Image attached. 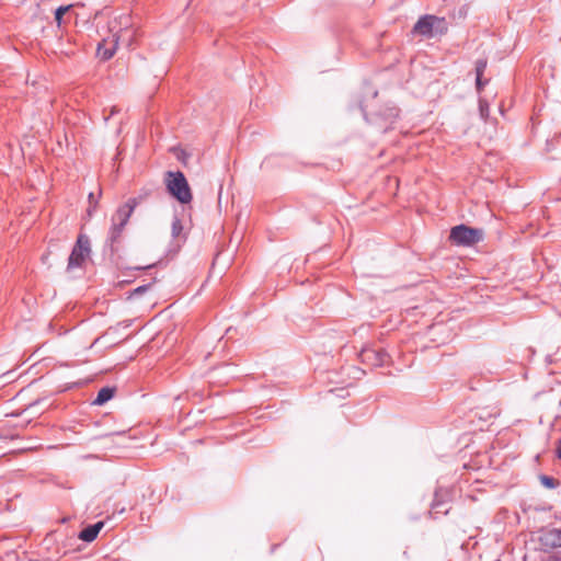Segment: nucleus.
I'll return each mask as SVG.
<instances>
[{"label": "nucleus", "mask_w": 561, "mask_h": 561, "mask_svg": "<svg viewBox=\"0 0 561 561\" xmlns=\"http://www.w3.org/2000/svg\"><path fill=\"white\" fill-rule=\"evenodd\" d=\"M164 183L168 193L181 204H188L193 199L188 182L181 171H168Z\"/></svg>", "instance_id": "obj_1"}, {"label": "nucleus", "mask_w": 561, "mask_h": 561, "mask_svg": "<svg viewBox=\"0 0 561 561\" xmlns=\"http://www.w3.org/2000/svg\"><path fill=\"white\" fill-rule=\"evenodd\" d=\"M543 546L550 548H561V528L548 530L541 538Z\"/></svg>", "instance_id": "obj_9"}, {"label": "nucleus", "mask_w": 561, "mask_h": 561, "mask_svg": "<svg viewBox=\"0 0 561 561\" xmlns=\"http://www.w3.org/2000/svg\"><path fill=\"white\" fill-rule=\"evenodd\" d=\"M117 45H118V38L116 37V35H113L112 37H108V38H104L102 42H100L98 44V48H96L98 57H100L102 60L111 59L116 51Z\"/></svg>", "instance_id": "obj_7"}, {"label": "nucleus", "mask_w": 561, "mask_h": 561, "mask_svg": "<svg viewBox=\"0 0 561 561\" xmlns=\"http://www.w3.org/2000/svg\"><path fill=\"white\" fill-rule=\"evenodd\" d=\"M89 199H90V203H91V204H92V203H94L93 207H91V208H89V209H88V214H89V216H91V215H92V211L95 209V206H96V203H98V202H96V201H94V195H93V193H90V194H89Z\"/></svg>", "instance_id": "obj_19"}, {"label": "nucleus", "mask_w": 561, "mask_h": 561, "mask_svg": "<svg viewBox=\"0 0 561 561\" xmlns=\"http://www.w3.org/2000/svg\"><path fill=\"white\" fill-rule=\"evenodd\" d=\"M486 83L488 80H483V76H476V85L479 92L484 88Z\"/></svg>", "instance_id": "obj_18"}, {"label": "nucleus", "mask_w": 561, "mask_h": 561, "mask_svg": "<svg viewBox=\"0 0 561 561\" xmlns=\"http://www.w3.org/2000/svg\"><path fill=\"white\" fill-rule=\"evenodd\" d=\"M91 252L90 240L87 236L80 234L68 259L67 272L81 268Z\"/></svg>", "instance_id": "obj_4"}, {"label": "nucleus", "mask_w": 561, "mask_h": 561, "mask_svg": "<svg viewBox=\"0 0 561 561\" xmlns=\"http://www.w3.org/2000/svg\"><path fill=\"white\" fill-rule=\"evenodd\" d=\"M447 31V24L444 18L435 15H423L413 26V33L431 38L435 34H443Z\"/></svg>", "instance_id": "obj_3"}, {"label": "nucleus", "mask_w": 561, "mask_h": 561, "mask_svg": "<svg viewBox=\"0 0 561 561\" xmlns=\"http://www.w3.org/2000/svg\"><path fill=\"white\" fill-rule=\"evenodd\" d=\"M71 7L72 5H61V7L56 9V11H55V20H56L58 25L61 24L64 14L67 13Z\"/></svg>", "instance_id": "obj_14"}, {"label": "nucleus", "mask_w": 561, "mask_h": 561, "mask_svg": "<svg viewBox=\"0 0 561 561\" xmlns=\"http://www.w3.org/2000/svg\"><path fill=\"white\" fill-rule=\"evenodd\" d=\"M115 389L111 387H104L99 390L96 398L93 400V404L103 405L114 396Z\"/></svg>", "instance_id": "obj_11"}, {"label": "nucleus", "mask_w": 561, "mask_h": 561, "mask_svg": "<svg viewBox=\"0 0 561 561\" xmlns=\"http://www.w3.org/2000/svg\"><path fill=\"white\" fill-rule=\"evenodd\" d=\"M118 112H119V110L116 106H112L110 115L108 116H104V121L107 122L111 116L115 115Z\"/></svg>", "instance_id": "obj_20"}, {"label": "nucleus", "mask_w": 561, "mask_h": 561, "mask_svg": "<svg viewBox=\"0 0 561 561\" xmlns=\"http://www.w3.org/2000/svg\"><path fill=\"white\" fill-rule=\"evenodd\" d=\"M550 561H561V556H551L549 558Z\"/></svg>", "instance_id": "obj_22"}, {"label": "nucleus", "mask_w": 561, "mask_h": 561, "mask_svg": "<svg viewBox=\"0 0 561 561\" xmlns=\"http://www.w3.org/2000/svg\"><path fill=\"white\" fill-rule=\"evenodd\" d=\"M449 239L456 245L472 247L483 240V230L461 224L451 228Z\"/></svg>", "instance_id": "obj_2"}, {"label": "nucleus", "mask_w": 561, "mask_h": 561, "mask_svg": "<svg viewBox=\"0 0 561 561\" xmlns=\"http://www.w3.org/2000/svg\"><path fill=\"white\" fill-rule=\"evenodd\" d=\"M480 107V114L483 118H486L489 116V104L482 100H480L479 103Z\"/></svg>", "instance_id": "obj_17"}, {"label": "nucleus", "mask_w": 561, "mask_h": 561, "mask_svg": "<svg viewBox=\"0 0 561 561\" xmlns=\"http://www.w3.org/2000/svg\"><path fill=\"white\" fill-rule=\"evenodd\" d=\"M68 332V329H64L62 327H59L57 334L61 335L64 333Z\"/></svg>", "instance_id": "obj_21"}, {"label": "nucleus", "mask_w": 561, "mask_h": 561, "mask_svg": "<svg viewBox=\"0 0 561 561\" xmlns=\"http://www.w3.org/2000/svg\"><path fill=\"white\" fill-rule=\"evenodd\" d=\"M539 480L541 484L547 489H556L559 485V481L549 476H540Z\"/></svg>", "instance_id": "obj_13"}, {"label": "nucleus", "mask_w": 561, "mask_h": 561, "mask_svg": "<svg viewBox=\"0 0 561 561\" xmlns=\"http://www.w3.org/2000/svg\"><path fill=\"white\" fill-rule=\"evenodd\" d=\"M146 289L145 286H139L137 289H136V293H140V291H144Z\"/></svg>", "instance_id": "obj_23"}, {"label": "nucleus", "mask_w": 561, "mask_h": 561, "mask_svg": "<svg viewBox=\"0 0 561 561\" xmlns=\"http://www.w3.org/2000/svg\"><path fill=\"white\" fill-rule=\"evenodd\" d=\"M147 195L148 194L129 198L125 204H123L116 209L115 214L112 217V221L119 222V226H126L134 209Z\"/></svg>", "instance_id": "obj_5"}, {"label": "nucleus", "mask_w": 561, "mask_h": 561, "mask_svg": "<svg viewBox=\"0 0 561 561\" xmlns=\"http://www.w3.org/2000/svg\"><path fill=\"white\" fill-rule=\"evenodd\" d=\"M171 234L174 239H185V237L183 236V224L181 219L178 217H174L172 220Z\"/></svg>", "instance_id": "obj_12"}, {"label": "nucleus", "mask_w": 561, "mask_h": 561, "mask_svg": "<svg viewBox=\"0 0 561 561\" xmlns=\"http://www.w3.org/2000/svg\"><path fill=\"white\" fill-rule=\"evenodd\" d=\"M103 527L104 522H98L94 525H90L80 531L79 538L85 542H91L98 537Z\"/></svg>", "instance_id": "obj_10"}, {"label": "nucleus", "mask_w": 561, "mask_h": 561, "mask_svg": "<svg viewBox=\"0 0 561 561\" xmlns=\"http://www.w3.org/2000/svg\"><path fill=\"white\" fill-rule=\"evenodd\" d=\"M124 228L125 226H119V222L112 221V226L108 230V236L105 243L111 254H114L118 250V244L121 242Z\"/></svg>", "instance_id": "obj_8"}, {"label": "nucleus", "mask_w": 561, "mask_h": 561, "mask_svg": "<svg viewBox=\"0 0 561 561\" xmlns=\"http://www.w3.org/2000/svg\"><path fill=\"white\" fill-rule=\"evenodd\" d=\"M55 325H56V324H54L53 322H49V324H48V329H49V330H54V329H55Z\"/></svg>", "instance_id": "obj_24"}, {"label": "nucleus", "mask_w": 561, "mask_h": 561, "mask_svg": "<svg viewBox=\"0 0 561 561\" xmlns=\"http://www.w3.org/2000/svg\"><path fill=\"white\" fill-rule=\"evenodd\" d=\"M362 363L369 366H382L388 360V354L382 350L364 348L359 354Z\"/></svg>", "instance_id": "obj_6"}, {"label": "nucleus", "mask_w": 561, "mask_h": 561, "mask_svg": "<svg viewBox=\"0 0 561 561\" xmlns=\"http://www.w3.org/2000/svg\"><path fill=\"white\" fill-rule=\"evenodd\" d=\"M488 66V60L485 58L478 59L476 61V76H483Z\"/></svg>", "instance_id": "obj_15"}, {"label": "nucleus", "mask_w": 561, "mask_h": 561, "mask_svg": "<svg viewBox=\"0 0 561 561\" xmlns=\"http://www.w3.org/2000/svg\"><path fill=\"white\" fill-rule=\"evenodd\" d=\"M399 115V110L397 107H389L387 110V119H389L390 123H392Z\"/></svg>", "instance_id": "obj_16"}]
</instances>
